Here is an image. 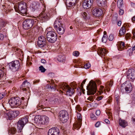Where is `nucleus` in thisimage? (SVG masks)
I'll list each match as a JSON object with an SVG mask.
<instances>
[{"label":"nucleus","mask_w":135,"mask_h":135,"mask_svg":"<svg viewBox=\"0 0 135 135\" xmlns=\"http://www.w3.org/2000/svg\"><path fill=\"white\" fill-rule=\"evenodd\" d=\"M103 98V97L102 96H100L99 97H97L96 98V100H98L99 101L101 100Z\"/></svg>","instance_id":"nucleus-49"},{"label":"nucleus","mask_w":135,"mask_h":135,"mask_svg":"<svg viewBox=\"0 0 135 135\" xmlns=\"http://www.w3.org/2000/svg\"><path fill=\"white\" fill-rule=\"evenodd\" d=\"M29 85L30 83L27 82L26 80L24 81L20 89L23 91H26V89L25 88L27 87Z\"/></svg>","instance_id":"nucleus-27"},{"label":"nucleus","mask_w":135,"mask_h":135,"mask_svg":"<svg viewBox=\"0 0 135 135\" xmlns=\"http://www.w3.org/2000/svg\"><path fill=\"white\" fill-rule=\"evenodd\" d=\"M0 25H10L9 22L7 21H3L2 20H1L0 21Z\"/></svg>","instance_id":"nucleus-35"},{"label":"nucleus","mask_w":135,"mask_h":135,"mask_svg":"<svg viewBox=\"0 0 135 135\" xmlns=\"http://www.w3.org/2000/svg\"><path fill=\"white\" fill-rule=\"evenodd\" d=\"M59 133V129L57 128L53 127L50 129L48 132V135H58Z\"/></svg>","instance_id":"nucleus-18"},{"label":"nucleus","mask_w":135,"mask_h":135,"mask_svg":"<svg viewBox=\"0 0 135 135\" xmlns=\"http://www.w3.org/2000/svg\"><path fill=\"white\" fill-rule=\"evenodd\" d=\"M27 20V25H38V22L36 23V21L35 22L34 21H32L31 20Z\"/></svg>","instance_id":"nucleus-28"},{"label":"nucleus","mask_w":135,"mask_h":135,"mask_svg":"<svg viewBox=\"0 0 135 135\" xmlns=\"http://www.w3.org/2000/svg\"><path fill=\"white\" fill-rule=\"evenodd\" d=\"M70 85L74 89H76L77 87V84L75 82H73L70 83Z\"/></svg>","instance_id":"nucleus-38"},{"label":"nucleus","mask_w":135,"mask_h":135,"mask_svg":"<svg viewBox=\"0 0 135 135\" xmlns=\"http://www.w3.org/2000/svg\"><path fill=\"white\" fill-rule=\"evenodd\" d=\"M105 122L107 123V124H109L110 123V122L107 119H106L104 120Z\"/></svg>","instance_id":"nucleus-53"},{"label":"nucleus","mask_w":135,"mask_h":135,"mask_svg":"<svg viewBox=\"0 0 135 135\" xmlns=\"http://www.w3.org/2000/svg\"><path fill=\"white\" fill-rule=\"evenodd\" d=\"M126 27L123 26L120 30L119 34L120 35H122L126 33Z\"/></svg>","instance_id":"nucleus-30"},{"label":"nucleus","mask_w":135,"mask_h":135,"mask_svg":"<svg viewBox=\"0 0 135 135\" xmlns=\"http://www.w3.org/2000/svg\"><path fill=\"white\" fill-rule=\"evenodd\" d=\"M133 23H135V16L132 17L131 19Z\"/></svg>","instance_id":"nucleus-52"},{"label":"nucleus","mask_w":135,"mask_h":135,"mask_svg":"<svg viewBox=\"0 0 135 135\" xmlns=\"http://www.w3.org/2000/svg\"><path fill=\"white\" fill-rule=\"evenodd\" d=\"M82 16L83 18L85 20H87L89 18V16L85 12H83Z\"/></svg>","instance_id":"nucleus-34"},{"label":"nucleus","mask_w":135,"mask_h":135,"mask_svg":"<svg viewBox=\"0 0 135 135\" xmlns=\"http://www.w3.org/2000/svg\"><path fill=\"white\" fill-rule=\"evenodd\" d=\"M22 25H27V20H26L23 23Z\"/></svg>","instance_id":"nucleus-54"},{"label":"nucleus","mask_w":135,"mask_h":135,"mask_svg":"<svg viewBox=\"0 0 135 135\" xmlns=\"http://www.w3.org/2000/svg\"><path fill=\"white\" fill-rule=\"evenodd\" d=\"M54 28H56L57 32L60 35H62L65 32V26H59L58 27L57 26H55V27H54Z\"/></svg>","instance_id":"nucleus-21"},{"label":"nucleus","mask_w":135,"mask_h":135,"mask_svg":"<svg viewBox=\"0 0 135 135\" xmlns=\"http://www.w3.org/2000/svg\"><path fill=\"white\" fill-rule=\"evenodd\" d=\"M59 116L60 120L63 123L66 122L69 119L68 114L65 110H62L60 112Z\"/></svg>","instance_id":"nucleus-12"},{"label":"nucleus","mask_w":135,"mask_h":135,"mask_svg":"<svg viewBox=\"0 0 135 135\" xmlns=\"http://www.w3.org/2000/svg\"><path fill=\"white\" fill-rule=\"evenodd\" d=\"M77 0H67V1H72L73 2H76V1Z\"/></svg>","instance_id":"nucleus-63"},{"label":"nucleus","mask_w":135,"mask_h":135,"mask_svg":"<svg viewBox=\"0 0 135 135\" xmlns=\"http://www.w3.org/2000/svg\"><path fill=\"white\" fill-rule=\"evenodd\" d=\"M121 22L120 21L118 22L117 23L118 25H121Z\"/></svg>","instance_id":"nucleus-61"},{"label":"nucleus","mask_w":135,"mask_h":135,"mask_svg":"<svg viewBox=\"0 0 135 135\" xmlns=\"http://www.w3.org/2000/svg\"><path fill=\"white\" fill-rule=\"evenodd\" d=\"M90 118L93 120H96L97 118L96 116L94 115L93 113H91L90 115Z\"/></svg>","instance_id":"nucleus-41"},{"label":"nucleus","mask_w":135,"mask_h":135,"mask_svg":"<svg viewBox=\"0 0 135 135\" xmlns=\"http://www.w3.org/2000/svg\"><path fill=\"white\" fill-rule=\"evenodd\" d=\"M27 2L30 5V8L33 11L40 7V2L39 0H27Z\"/></svg>","instance_id":"nucleus-7"},{"label":"nucleus","mask_w":135,"mask_h":135,"mask_svg":"<svg viewBox=\"0 0 135 135\" xmlns=\"http://www.w3.org/2000/svg\"><path fill=\"white\" fill-rule=\"evenodd\" d=\"M124 13V11L123 10L121 9H120L119 10V14L120 15H123V14Z\"/></svg>","instance_id":"nucleus-47"},{"label":"nucleus","mask_w":135,"mask_h":135,"mask_svg":"<svg viewBox=\"0 0 135 135\" xmlns=\"http://www.w3.org/2000/svg\"><path fill=\"white\" fill-rule=\"evenodd\" d=\"M8 103L12 107H18L22 109H24L25 107V104L22 103L21 100L18 97L11 98L9 100Z\"/></svg>","instance_id":"nucleus-1"},{"label":"nucleus","mask_w":135,"mask_h":135,"mask_svg":"<svg viewBox=\"0 0 135 135\" xmlns=\"http://www.w3.org/2000/svg\"><path fill=\"white\" fill-rule=\"evenodd\" d=\"M58 60L60 62H63L65 60V57L64 56H59L57 58Z\"/></svg>","instance_id":"nucleus-33"},{"label":"nucleus","mask_w":135,"mask_h":135,"mask_svg":"<svg viewBox=\"0 0 135 135\" xmlns=\"http://www.w3.org/2000/svg\"><path fill=\"white\" fill-rule=\"evenodd\" d=\"M18 111H10L7 113L2 112V114L3 116L11 120L17 117L19 114Z\"/></svg>","instance_id":"nucleus-9"},{"label":"nucleus","mask_w":135,"mask_h":135,"mask_svg":"<svg viewBox=\"0 0 135 135\" xmlns=\"http://www.w3.org/2000/svg\"><path fill=\"white\" fill-rule=\"evenodd\" d=\"M7 66L9 69L13 72L18 71L20 68V64L18 60H15L9 63Z\"/></svg>","instance_id":"nucleus-3"},{"label":"nucleus","mask_w":135,"mask_h":135,"mask_svg":"<svg viewBox=\"0 0 135 135\" xmlns=\"http://www.w3.org/2000/svg\"><path fill=\"white\" fill-rule=\"evenodd\" d=\"M49 118L45 115L42 116L40 115H36L35 117V122L37 124H47L49 122Z\"/></svg>","instance_id":"nucleus-5"},{"label":"nucleus","mask_w":135,"mask_h":135,"mask_svg":"<svg viewBox=\"0 0 135 135\" xmlns=\"http://www.w3.org/2000/svg\"><path fill=\"white\" fill-rule=\"evenodd\" d=\"M41 62L42 63H44V64H45V63H46V61L44 59H42L41 60Z\"/></svg>","instance_id":"nucleus-57"},{"label":"nucleus","mask_w":135,"mask_h":135,"mask_svg":"<svg viewBox=\"0 0 135 135\" xmlns=\"http://www.w3.org/2000/svg\"><path fill=\"white\" fill-rule=\"evenodd\" d=\"M91 66V65L90 64L88 63H85L84 65V67L85 69H88Z\"/></svg>","instance_id":"nucleus-39"},{"label":"nucleus","mask_w":135,"mask_h":135,"mask_svg":"<svg viewBox=\"0 0 135 135\" xmlns=\"http://www.w3.org/2000/svg\"><path fill=\"white\" fill-rule=\"evenodd\" d=\"M4 38L3 35L0 33V40H2Z\"/></svg>","instance_id":"nucleus-56"},{"label":"nucleus","mask_w":135,"mask_h":135,"mask_svg":"<svg viewBox=\"0 0 135 135\" xmlns=\"http://www.w3.org/2000/svg\"><path fill=\"white\" fill-rule=\"evenodd\" d=\"M117 45L118 49L119 50L122 51L126 47L123 42L119 41L118 42Z\"/></svg>","instance_id":"nucleus-26"},{"label":"nucleus","mask_w":135,"mask_h":135,"mask_svg":"<svg viewBox=\"0 0 135 135\" xmlns=\"http://www.w3.org/2000/svg\"><path fill=\"white\" fill-rule=\"evenodd\" d=\"M113 81L110 80L109 82H108L106 84H105V87L104 89V86H101V88L102 90V92H103V91L106 89L107 90L108 92H109L110 89L109 88L111 87L113 85Z\"/></svg>","instance_id":"nucleus-22"},{"label":"nucleus","mask_w":135,"mask_h":135,"mask_svg":"<svg viewBox=\"0 0 135 135\" xmlns=\"http://www.w3.org/2000/svg\"><path fill=\"white\" fill-rule=\"evenodd\" d=\"M132 121L133 123L135 122V116L133 117L132 119Z\"/></svg>","instance_id":"nucleus-58"},{"label":"nucleus","mask_w":135,"mask_h":135,"mask_svg":"<svg viewBox=\"0 0 135 135\" xmlns=\"http://www.w3.org/2000/svg\"><path fill=\"white\" fill-rule=\"evenodd\" d=\"M28 117L27 116L21 118L18 122L17 128L18 132H21L25 125L28 122Z\"/></svg>","instance_id":"nucleus-8"},{"label":"nucleus","mask_w":135,"mask_h":135,"mask_svg":"<svg viewBox=\"0 0 135 135\" xmlns=\"http://www.w3.org/2000/svg\"><path fill=\"white\" fill-rule=\"evenodd\" d=\"M100 124V123L99 122H97L95 124V126L96 127H99Z\"/></svg>","instance_id":"nucleus-50"},{"label":"nucleus","mask_w":135,"mask_h":135,"mask_svg":"<svg viewBox=\"0 0 135 135\" xmlns=\"http://www.w3.org/2000/svg\"><path fill=\"white\" fill-rule=\"evenodd\" d=\"M51 12V11H44L40 15L39 18L41 21V22H45L48 20L52 15L50 13Z\"/></svg>","instance_id":"nucleus-6"},{"label":"nucleus","mask_w":135,"mask_h":135,"mask_svg":"<svg viewBox=\"0 0 135 135\" xmlns=\"http://www.w3.org/2000/svg\"><path fill=\"white\" fill-rule=\"evenodd\" d=\"M61 18H57L55 22L54 25H66V22H62L61 21Z\"/></svg>","instance_id":"nucleus-25"},{"label":"nucleus","mask_w":135,"mask_h":135,"mask_svg":"<svg viewBox=\"0 0 135 135\" xmlns=\"http://www.w3.org/2000/svg\"><path fill=\"white\" fill-rule=\"evenodd\" d=\"M16 132V129L14 127H12L9 131V133L13 134Z\"/></svg>","instance_id":"nucleus-36"},{"label":"nucleus","mask_w":135,"mask_h":135,"mask_svg":"<svg viewBox=\"0 0 135 135\" xmlns=\"http://www.w3.org/2000/svg\"><path fill=\"white\" fill-rule=\"evenodd\" d=\"M107 40V35H104L102 38V42H104L105 43Z\"/></svg>","instance_id":"nucleus-37"},{"label":"nucleus","mask_w":135,"mask_h":135,"mask_svg":"<svg viewBox=\"0 0 135 135\" xmlns=\"http://www.w3.org/2000/svg\"><path fill=\"white\" fill-rule=\"evenodd\" d=\"M118 7L119 8H121L123 5L122 0H118L117 2Z\"/></svg>","instance_id":"nucleus-31"},{"label":"nucleus","mask_w":135,"mask_h":135,"mask_svg":"<svg viewBox=\"0 0 135 135\" xmlns=\"http://www.w3.org/2000/svg\"><path fill=\"white\" fill-rule=\"evenodd\" d=\"M87 93L88 95H93L96 92L97 85L95 81L91 80L87 86Z\"/></svg>","instance_id":"nucleus-4"},{"label":"nucleus","mask_w":135,"mask_h":135,"mask_svg":"<svg viewBox=\"0 0 135 135\" xmlns=\"http://www.w3.org/2000/svg\"><path fill=\"white\" fill-rule=\"evenodd\" d=\"M39 81H40L39 80H35L33 81V84H36L37 83H38L39 82Z\"/></svg>","instance_id":"nucleus-55"},{"label":"nucleus","mask_w":135,"mask_h":135,"mask_svg":"<svg viewBox=\"0 0 135 135\" xmlns=\"http://www.w3.org/2000/svg\"><path fill=\"white\" fill-rule=\"evenodd\" d=\"M132 33L133 34V37L135 38V30L133 31Z\"/></svg>","instance_id":"nucleus-60"},{"label":"nucleus","mask_w":135,"mask_h":135,"mask_svg":"<svg viewBox=\"0 0 135 135\" xmlns=\"http://www.w3.org/2000/svg\"><path fill=\"white\" fill-rule=\"evenodd\" d=\"M121 87L124 88L126 92L127 93L131 92L133 89L131 83L129 81H126L122 85Z\"/></svg>","instance_id":"nucleus-13"},{"label":"nucleus","mask_w":135,"mask_h":135,"mask_svg":"<svg viewBox=\"0 0 135 135\" xmlns=\"http://www.w3.org/2000/svg\"><path fill=\"white\" fill-rule=\"evenodd\" d=\"M48 88H50L52 89H53L54 90H55L54 87L53 86H49Z\"/></svg>","instance_id":"nucleus-59"},{"label":"nucleus","mask_w":135,"mask_h":135,"mask_svg":"<svg viewBox=\"0 0 135 135\" xmlns=\"http://www.w3.org/2000/svg\"><path fill=\"white\" fill-rule=\"evenodd\" d=\"M26 7V4L25 2L23 1L19 2L18 6V12L23 15H27Z\"/></svg>","instance_id":"nucleus-10"},{"label":"nucleus","mask_w":135,"mask_h":135,"mask_svg":"<svg viewBox=\"0 0 135 135\" xmlns=\"http://www.w3.org/2000/svg\"><path fill=\"white\" fill-rule=\"evenodd\" d=\"M119 123L120 126L124 128L127 125V123L125 120L121 119L119 120Z\"/></svg>","instance_id":"nucleus-29"},{"label":"nucleus","mask_w":135,"mask_h":135,"mask_svg":"<svg viewBox=\"0 0 135 135\" xmlns=\"http://www.w3.org/2000/svg\"><path fill=\"white\" fill-rule=\"evenodd\" d=\"M6 70L4 67H2L0 68V82L4 80V76H3V74L5 73L6 72Z\"/></svg>","instance_id":"nucleus-23"},{"label":"nucleus","mask_w":135,"mask_h":135,"mask_svg":"<svg viewBox=\"0 0 135 135\" xmlns=\"http://www.w3.org/2000/svg\"><path fill=\"white\" fill-rule=\"evenodd\" d=\"M75 3L76 2H73L71 1H68H68H67V0H66V4L68 7H71L75 5Z\"/></svg>","instance_id":"nucleus-32"},{"label":"nucleus","mask_w":135,"mask_h":135,"mask_svg":"<svg viewBox=\"0 0 135 135\" xmlns=\"http://www.w3.org/2000/svg\"><path fill=\"white\" fill-rule=\"evenodd\" d=\"M79 54V52L77 51H75L73 52V55L74 56H78Z\"/></svg>","instance_id":"nucleus-42"},{"label":"nucleus","mask_w":135,"mask_h":135,"mask_svg":"<svg viewBox=\"0 0 135 135\" xmlns=\"http://www.w3.org/2000/svg\"><path fill=\"white\" fill-rule=\"evenodd\" d=\"M103 13V11L100 8H95L93 9L92 12L93 15L97 17L100 16Z\"/></svg>","instance_id":"nucleus-19"},{"label":"nucleus","mask_w":135,"mask_h":135,"mask_svg":"<svg viewBox=\"0 0 135 135\" xmlns=\"http://www.w3.org/2000/svg\"><path fill=\"white\" fill-rule=\"evenodd\" d=\"M133 97H134L133 100L134 101H135V91L134 93Z\"/></svg>","instance_id":"nucleus-62"},{"label":"nucleus","mask_w":135,"mask_h":135,"mask_svg":"<svg viewBox=\"0 0 135 135\" xmlns=\"http://www.w3.org/2000/svg\"><path fill=\"white\" fill-rule=\"evenodd\" d=\"M86 79L84 80L83 81L82 83L81 84V86L82 88H83V84H84L85 83V82L86 81Z\"/></svg>","instance_id":"nucleus-51"},{"label":"nucleus","mask_w":135,"mask_h":135,"mask_svg":"<svg viewBox=\"0 0 135 135\" xmlns=\"http://www.w3.org/2000/svg\"><path fill=\"white\" fill-rule=\"evenodd\" d=\"M93 98L94 97L93 96H90L87 99L89 100L90 101H93Z\"/></svg>","instance_id":"nucleus-45"},{"label":"nucleus","mask_w":135,"mask_h":135,"mask_svg":"<svg viewBox=\"0 0 135 135\" xmlns=\"http://www.w3.org/2000/svg\"><path fill=\"white\" fill-rule=\"evenodd\" d=\"M62 90L66 92V94L69 96H71L74 93V90L73 88L70 87L69 85L63 83L61 86Z\"/></svg>","instance_id":"nucleus-11"},{"label":"nucleus","mask_w":135,"mask_h":135,"mask_svg":"<svg viewBox=\"0 0 135 135\" xmlns=\"http://www.w3.org/2000/svg\"><path fill=\"white\" fill-rule=\"evenodd\" d=\"M93 0H84L83 4V7L86 9L90 8L92 4Z\"/></svg>","instance_id":"nucleus-17"},{"label":"nucleus","mask_w":135,"mask_h":135,"mask_svg":"<svg viewBox=\"0 0 135 135\" xmlns=\"http://www.w3.org/2000/svg\"><path fill=\"white\" fill-rule=\"evenodd\" d=\"M114 36L112 34H110L109 35V38L108 40L109 41H112L114 39Z\"/></svg>","instance_id":"nucleus-43"},{"label":"nucleus","mask_w":135,"mask_h":135,"mask_svg":"<svg viewBox=\"0 0 135 135\" xmlns=\"http://www.w3.org/2000/svg\"><path fill=\"white\" fill-rule=\"evenodd\" d=\"M107 51L106 50L101 47H99L98 48L97 51L98 54L101 57H104L107 54Z\"/></svg>","instance_id":"nucleus-20"},{"label":"nucleus","mask_w":135,"mask_h":135,"mask_svg":"<svg viewBox=\"0 0 135 135\" xmlns=\"http://www.w3.org/2000/svg\"><path fill=\"white\" fill-rule=\"evenodd\" d=\"M46 39L43 36H41L38 38L37 41L38 46L40 47H42L46 45Z\"/></svg>","instance_id":"nucleus-15"},{"label":"nucleus","mask_w":135,"mask_h":135,"mask_svg":"<svg viewBox=\"0 0 135 135\" xmlns=\"http://www.w3.org/2000/svg\"><path fill=\"white\" fill-rule=\"evenodd\" d=\"M116 100H117V102H119L118 98L117 97V98H116Z\"/></svg>","instance_id":"nucleus-64"},{"label":"nucleus","mask_w":135,"mask_h":135,"mask_svg":"<svg viewBox=\"0 0 135 135\" xmlns=\"http://www.w3.org/2000/svg\"><path fill=\"white\" fill-rule=\"evenodd\" d=\"M96 114L97 116H99L100 114V110H98L96 112Z\"/></svg>","instance_id":"nucleus-48"},{"label":"nucleus","mask_w":135,"mask_h":135,"mask_svg":"<svg viewBox=\"0 0 135 135\" xmlns=\"http://www.w3.org/2000/svg\"><path fill=\"white\" fill-rule=\"evenodd\" d=\"M32 26H22V27L25 30H28L32 27Z\"/></svg>","instance_id":"nucleus-44"},{"label":"nucleus","mask_w":135,"mask_h":135,"mask_svg":"<svg viewBox=\"0 0 135 135\" xmlns=\"http://www.w3.org/2000/svg\"><path fill=\"white\" fill-rule=\"evenodd\" d=\"M97 4L100 7H105L107 6L105 0H97Z\"/></svg>","instance_id":"nucleus-24"},{"label":"nucleus","mask_w":135,"mask_h":135,"mask_svg":"<svg viewBox=\"0 0 135 135\" xmlns=\"http://www.w3.org/2000/svg\"><path fill=\"white\" fill-rule=\"evenodd\" d=\"M127 77L128 79L133 81L135 78V71L133 69H129L127 72Z\"/></svg>","instance_id":"nucleus-14"},{"label":"nucleus","mask_w":135,"mask_h":135,"mask_svg":"<svg viewBox=\"0 0 135 135\" xmlns=\"http://www.w3.org/2000/svg\"><path fill=\"white\" fill-rule=\"evenodd\" d=\"M78 122L75 123L74 125L77 129H79L81 125L82 118L81 114L79 113H78L77 115Z\"/></svg>","instance_id":"nucleus-16"},{"label":"nucleus","mask_w":135,"mask_h":135,"mask_svg":"<svg viewBox=\"0 0 135 135\" xmlns=\"http://www.w3.org/2000/svg\"><path fill=\"white\" fill-rule=\"evenodd\" d=\"M51 28L49 27L47 29L48 31L46 34V37L48 41L50 43H54L56 41L57 37L56 33L54 31H51L50 29Z\"/></svg>","instance_id":"nucleus-2"},{"label":"nucleus","mask_w":135,"mask_h":135,"mask_svg":"<svg viewBox=\"0 0 135 135\" xmlns=\"http://www.w3.org/2000/svg\"><path fill=\"white\" fill-rule=\"evenodd\" d=\"M39 70L41 72H44L45 71L46 69L43 67L42 66H41L39 67Z\"/></svg>","instance_id":"nucleus-40"},{"label":"nucleus","mask_w":135,"mask_h":135,"mask_svg":"<svg viewBox=\"0 0 135 135\" xmlns=\"http://www.w3.org/2000/svg\"><path fill=\"white\" fill-rule=\"evenodd\" d=\"M5 94L4 93H0V100L1 99L5 96Z\"/></svg>","instance_id":"nucleus-46"}]
</instances>
